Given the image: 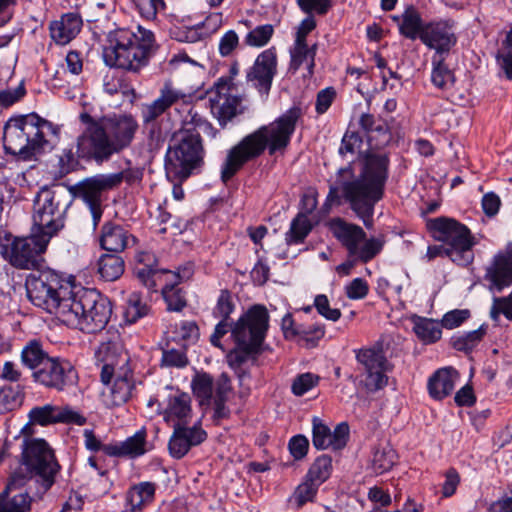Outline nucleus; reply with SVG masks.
I'll return each mask as SVG.
<instances>
[{
	"mask_svg": "<svg viewBox=\"0 0 512 512\" xmlns=\"http://www.w3.org/2000/svg\"><path fill=\"white\" fill-rule=\"evenodd\" d=\"M358 125L371 149L361 153L357 176L352 162L337 170L336 181L329 185L322 209L329 212L332 207L347 203L364 225L370 227L375 205L384 198L390 174V154L375 150L387 146L392 140V133L385 119L371 113H362Z\"/></svg>",
	"mask_w": 512,
	"mask_h": 512,
	"instance_id": "f257e3e1",
	"label": "nucleus"
},
{
	"mask_svg": "<svg viewBox=\"0 0 512 512\" xmlns=\"http://www.w3.org/2000/svg\"><path fill=\"white\" fill-rule=\"evenodd\" d=\"M79 121L85 128L76 138V151L65 148L59 156V173L62 176L83 169L81 161L97 166L109 162L132 145L139 128L131 114L95 118L83 111L79 114Z\"/></svg>",
	"mask_w": 512,
	"mask_h": 512,
	"instance_id": "f03ea898",
	"label": "nucleus"
},
{
	"mask_svg": "<svg viewBox=\"0 0 512 512\" xmlns=\"http://www.w3.org/2000/svg\"><path fill=\"white\" fill-rule=\"evenodd\" d=\"M302 116V109L293 106L269 125H263L244 136L231 147L221 166V181L227 184L247 163L258 159L266 149L270 156L284 154Z\"/></svg>",
	"mask_w": 512,
	"mask_h": 512,
	"instance_id": "7ed1b4c3",
	"label": "nucleus"
},
{
	"mask_svg": "<svg viewBox=\"0 0 512 512\" xmlns=\"http://www.w3.org/2000/svg\"><path fill=\"white\" fill-rule=\"evenodd\" d=\"M45 130L59 136L60 127L36 112L10 117L3 128V148L6 154L20 161H31L53 149Z\"/></svg>",
	"mask_w": 512,
	"mask_h": 512,
	"instance_id": "20e7f679",
	"label": "nucleus"
},
{
	"mask_svg": "<svg viewBox=\"0 0 512 512\" xmlns=\"http://www.w3.org/2000/svg\"><path fill=\"white\" fill-rule=\"evenodd\" d=\"M20 361L31 371L33 382L45 389L64 392L78 383V372L71 361L50 355L40 339H30L24 344Z\"/></svg>",
	"mask_w": 512,
	"mask_h": 512,
	"instance_id": "39448f33",
	"label": "nucleus"
},
{
	"mask_svg": "<svg viewBox=\"0 0 512 512\" xmlns=\"http://www.w3.org/2000/svg\"><path fill=\"white\" fill-rule=\"evenodd\" d=\"M107 43L103 50L106 64L134 73L146 67L158 49L153 32L140 26L137 33L124 28L109 32Z\"/></svg>",
	"mask_w": 512,
	"mask_h": 512,
	"instance_id": "423d86ee",
	"label": "nucleus"
},
{
	"mask_svg": "<svg viewBox=\"0 0 512 512\" xmlns=\"http://www.w3.org/2000/svg\"><path fill=\"white\" fill-rule=\"evenodd\" d=\"M426 226L435 240L447 244L428 246V260L448 257L458 265L467 266L472 263V248L476 245V240L466 225L454 218L440 216L428 219Z\"/></svg>",
	"mask_w": 512,
	"mask_h": 512,
	"instance_id": "0eeeda50",
	"label": "nucleus"
},
{
	"mask_svg": "<svg viewBox=\"0 0 512 512\" xmlns=\"http://www.w3.org/2000/svg\"><path fill=\"white\" fill-rule=\"evenodd\" d=\"M268 327V310L260 304L250 307L235 322L232 338L236 347L227 355L228 364L232 369H239L250 358L256 359L262 353Z\"/></svg>",
	"mask_w": 512,
	"mask_h": 512,
	"instance_id": "6e6552de",
	"label": "nucleus"
},
{
	"mask_svg": "<svg viewBox=\"0 0 512 512\" xmlns=\"http://www.w3.org/2000/svg\"><path fill=\"white\" fill-rule=\"evenodd\" d=\"M60 321L67 326L93 334L103 330L112 315L111 301L96 289L81 288L70 295Z\"/></svg>",
	"mask_w": 512,
	"mask_h": 512,
	"instance_id": "1a4fd4ad",
	"label": "nucleus"
},
{
	"mask_svg": "<svg viewBox=\"0 0 512 512\" xmlns=\"http://www.w3.org/2000/svg\"><path fill=\"white\" fill-rule=\"evenodd\" d=\"M203 140L194 129H179L171 137L165 155V172L171 182L182 183L204 165Z\"/></svg>",
	"mask_w": 512,
	"mask_h": 512,
	"instance_id": "9d476101",
	"label": "nucleus"
},
{
	"mask_svg": "<svg viewBox=\"0 0 512 512\" xmlns=\"http://www.w3.org/2000/svg\"><path fill=\"white\" fill-rule=\"evenodd\" d=\"M25 287L28 299L33 305L61 318L64 305H68L72 288L62 274L41 267L26 277Z\"/></svg>",
	"mask_w": 512,
	"mask_h": 512,
	"instance_id": "9b49d317",
	"label": "nucleus"
},
{
	"mask_svg": "<svg viewBox=\"0 0 512 512\" xmlns=\"http://www.w3.org/2000/svg\"><path fill=\"white\" fill-rule=\"evenodd\" d=\"M70 203L64 190H43L35 201L32 229L51 240L64 228Z\"/></svg>",
	"mask_w": 512,
	"mask_h": 512,
	"instance_id": "f8f14e48",
	"label": "nucleus"
},
{
	"mask_svg": "<svg viewBox=\"0 0 512 512\" xmlns=\"http://www.w3.org/2000/svg\"><path fill=\"white\" fill-rule=\"evenodd\" d=\"M334 237L347 250L348 257L359 259L366 264L374 259L383 249V237L366 238V232L359 225L348 223L342 218H336L331 223Z\"/></svg>",
	"mask_w": 512,
	"mask_h": 512,
	"instance_id": "ddd939ff",
	"label": "nucleus"
},
{
	"mask_svg": "<svg viewBox=\"0 0 512 512\" xmlns=\"http://www.w3.org/2000/svg\"><path fill=\"white\" fill-rule=\"evenodd\" d=\"M22 460L29 473L39 477L44 491H48L55 483V476L60 470V465L48 443L44 439L25 440Z\"/></svg>",
	"mask_w": 512,
	"mask_h": 512,
	"instance_id": "4468645a",
	"label": "nucleus"
},
{
	"mask_svg": "<svg viewBox=\"0 0 512 512\" xmlns=\"http://www.w3.org/2000/svg\"><path fill=\"white\" fill-rule=\"evenodd\" d=\"M50 239L32 229L29 237L14 238L9 245L2 246V255L18 269L35 270L45 262L44 253Z\"/></svg>",
	"mask_w": 512,
	"mask_h": 512,
	"instance_id": "2eb2a0df",
	"label": "nucleus"
},
{
	"mask_svg": "<svg viewBox=\"0 0 512 512\" xmlns=\"http://www.w3.org/2000/svg\"><path fill=\"white\" fill-rule=\"evenodd\" d=\"M209 103L212 115L222 129L226 128L236 116L243 113L242 98L234 82L218 79L209 92Z\"/></svg>",
	"mask_w": 512,
	"mask_h": 512,
	"instance_id": "dca6fc26",
	"label": "nucleus"
},
{
	"mask_svg": "<svg viewBox=\"0 0 512 512\" xmlns=\"http://www.w3.org/2000/svg\"><path fill=\"white\" fill-rule=\"evenodd\" d=\"M356 360L360 365V371L365 376L363 382L370 392H376L384 388L388 383L386 372L389 371L388 362L381 344L369 348L355 350Z\"/></svg>",
	"mask_w": 512,
	"mask_h": 512,
	"instance_id": "f3484780",
	"label": "nucleus"
},
{
	"mask_svg": "<svg viewBox=\"0 0 512 512\" xmlns=\"http://www.w3.org/2000/svg\"><path fill=\"white\" fill-rule=\"evenodd\" d=\"M456 22L453 19L432 20L426 23L421 42L435 51L433 56L448 57L457 45Z\"/></svg>",
	"mask_w": 512,
	"mask_h": 512,
	"instance_id": "a211bd4d",
	"label": "nucleus"
},
{
	"mask_svg": "<svg viewBox=\"0 0 512 512\" xmlns=\"http://www.w3.org/2000/svg\"><path fill=\"white\" fill-rule=\"evenodd\" d=\"M122 182V173L98 174L78 182L70 191L89 207L102 204V193L118 187Z\"/></svg>",
	"mask_w": 512,
	"mask_h": 512,
	"instance_id": "6ab92c4d",
	"label": "nucleus"
},
{
	"mask_svg": "<svg viewBox=\"0 0 512 512\" xmlns=\"http://www.w3.org/2000/svg\"><path fill=\"white\" fill-rule=\"evenodd\" d=\"M28 416L30 424L40 426H49L57 423L82 426L87 422L85 416L70 407H59L52 404L32 408Z\"/></svg>",
	"mask_w": 512,
	"mask_h": 512,
	"instance_id": "aec40b11",
	"label": "nucleus"
},
{
	"mask_svg": "<svg viewBox=\"0 0 512 512\" xmlns=\"http://www.w3.org/2000/svg\"><path fill=\"white\" fill-rule=\"evenodd\" d=\"M207 439V432L201 428V422L198 421L192 427H187L181 423L173 425V433L168 442V450L174 459H182L191 449L198 446Z\"/></svg>",
	"mask_w": 512,
	"mask_h": 512,
	"instance_id": "412c9836",
	"label": "nucleus"
},
{
	"mask_svg": "<svg viewBox=\"0 0 512 512\" xmlns=\"http://www.w3.org/2000/svg\"><path fill=\"white\" fill-rule=\"evenodd\" d=\"M137 239L124 226L114 221H106L100 228L98 243L105 252L122 254Z\"/></svg>",
	"mask_w": 512,
	"mask_h": 512,
	"instance_id": "4be33fe9",
	"label": "nucleus"
},
{
	"mask_svg": "<svg viewBox=\"0 0 512 512\" xmlns=\"http://www.w3.org/2000/svg\"><path fill=\"white\" fill-rule=\"evenodd\" d=\"M277 72V55L274 47L261 52L247 73L248 81H256L260 91L268 92Z\"/></svg>",
	"mask_w": 512,
	"mask_h": 512,
	"instance_id": "5701e85b",
	"label": "nucleus"
},
{
	"mask_svg": "<svg viewBox=\"0 0 512 512\" xmlns=\"http://www.w3.org/2000/svg\"><path fill=\"white\" fill-rule=\"evenodd\" d=\"M184 94L173 88L170 82H166L160 89V95L151 103L143 104L141 108V118L143 124L154 123L167 113V111L176 104Z\"/></svg>",
	"mask_w": 512,
	"mask_h": 512,
	"instance_id": "b1692460",
	"label": "nucleus"
},
{
	"mask_svg": "<svg viewBox=\"0 0 512 512\" xmlns=\"http://www.w3.org/2000/svg\"><path fill=\"white\" fill-rule=\"evenodd\" d=\"M83 21L76 12L63 14L60 20L52 21L49 25L50 36L58 45H66L80 32Z\"/></svg>",
	"mask_w": 512,
	"mask_h": 512,
	"instance_id": "393cba45",
	"label": "nucleus"
},
{
	"mask_svg": "<svg viewBox=\"0 0 512 512\" xmlns=\"http://www.w3.org/2000/svg\"><path fill=\"white\" fill-rule=\"evenodd\" d=\"M146 437V429L142 428L126 440L113 443L112 446L106 447V455L110 457H128L132 459L142 456L146 452Z\"/></svg>",
	"mask_w": 512,
	"mask_h": 512,
	"instance_id": "a878e982",
	"label": "nucleus"
},
{
	"mask_svg": "<svg viewBox=\"0 0 512 512\" xmlns=\"http://www.w3.org/2000/svg\"><path fill=\"white\" fill-rule=\"evenodd\" d=\"M231 391V378L228 373L223 372L216 379V392L211 402L213 404L212 420L216 425H219L222 420L230 418L231 411L226 403Z\"/></svg>",
	"mask_w": 512,
	"mask_h": 512,
	"instance_id": "bb28decb",
	"label": "nucleus"
},
{
	"mask_svg": "<svg viewBox=\"0 0 512 512\" xmlns=\"http://www.w3.org/2000/svg\"><path fill=\"white\" fill-rule=\"evenodd\" d=\"M191 414V397L188 393L177 390L176 394L169 396L167 406L163 412L165 422L177 420L176 423L187 426Z\"/></svg>",
	"mask_w": 512,
	"mask_h": 512,
	"instance_id": "cd10ccee",
	"label": "nucleus"
},
{
	"mask_svg": "<svg viewBox=\"0 0 512 512\" xmlns=\"http://www.w3.org/2000/svg\"><path fill=\"white\" fill-rule=\"evenodd\" d=\"M393 20L398 23L402 36L410 40H421L427 22H423L421 14L413 5L407 6L400 16H393Z\"/></svg>",
	"mask_w": 512,
	"mask_h": 512,
	"instance_id": "c85d7f7f",
	"label": "nucleus"
},
{
	"mask_svg": "<svg viewBox=\"0 0 512 512\" xmlns=\"http://www.w3.org/2000/svg\"><path fill=\"white\" fill-rule=\"evenodd\" d=\"M487 278L498 291L512 283V250L494 258L493 265L487 270Z\"/></svg>",
	"mask_w": 512,
	"mask_h": 512,
	"instance_id": "c756f323",
	"label": "nucleus"
},
{
	"mask_svg": "<svg viewBox=\"0 0 512 512\" xmlns=\"http://www.w3.org/2000/svg\"><path fill=\"white\" fill-rule=\"evenodd\" d=\"M125 272V260L120 253L105 252L97 260V273L107 282L118 280Z\"/></svg>",
	"mask_w": 512,
	"mask_h": 512,
	"instance_id": "7c9ffc66",
	"label": "nucleus"
},
{
	"mask_svg": "<svg viewBox=\"0 0 512 512\" xmlns=\"http://www.w3.org/2000/svg\"><path fill=\"white\" fill-rule=\"evenodd\" d=\"M457 372L451 368H442L437 370L428 381V391L430 396L436 400H442L450 395L454 389V377Z\"/></svg>",
	"mask_w": 512,
	"mask_h": 512,
	"instance_id": "2f4dec72",
	"label": "nucleus"
},
{
	"mask_svg": "<svg viewBox=\"0 0 512 512\" xmlns=\"http://www.w3.org/2000/svg\"><path fill=\"white\" fill-rule=\"evenodd\" d=\"M151 312L152 307L149 304V300L141 292L134 291L128 295L123 312V317L127 324H134L150 315Z\"/></svg>",
	"mask_w": 512,
	"mask_h": 512,
	"instance_id": "473e14b6",
	"label": "nucleus"
},
{
	"mask_svg": "<svg viewBox=\"0 0 512 512\" xmlns=\"http://www.w3.org/2000/svg\"><path fill=\"white\" fill-rule=\"evenodd\" d=\"M127 363L128 360H126L125 364ZM134 389L135 382L133 372L129 367L123 365L116 374L114 384L111 388L114 403L117 405L126 403L132 397Z\"/></svg>",
	"mask_w": 512,
	"mask_h": 512,
	"instance_id": "72a5a7b5",
	"label": "nucleus"
},
{
	"mask_svg": "<svg viewBox=\"0 0 512 512\" xmlns=\"http://www.w3.org/2000/svg\"><path fill=\"white\" fill-rule=\"evenodd\" d=\"M214 388L216 389V381L212 375L207 372L195 373L191 381V389L200 406L211 405Z\"/></svg>",
	"mask_w": 512,
	"mask_h": 512,
	"instance_id": "f704fd0d",
	"label": "nucleus"
},
{
	"mask_svg": "<svg viewBox=\"0 0 512 512\" xmlns=\"http://www.w3.org/2000/svg\"><path fill=\"white\" fill-rule=\"evenodd\" d=\"M413 331L424 344H433L441 339V323L425 317L416 316L413 319Z\"/></svg>",
	"mask_w": 512,
	"mask_h": 512,
	"instance_id": "c9c22d12",
	"label": "nucleus"
},
{
	"mask_svg": "<svg viewBox=\"0 0 512 512\" xmlns=\"http://www.w3.org/2000/svg\"><path fill=\"white\" fill-rule=\"evenodd\" d=\"M447 57L432 56L431 82L441 90L448 89L455 83V74L446 63Z\"/></svg>",
	"mask_w": 512,
	"mask_h": 512,
	"instance_id": "e433bc0d",
	"label": "nucleus"
},
{
	"mask_svg": "<svg viewBox=\"0 0 512 512\" xmlns=\"http://www.w3.org/2000/svg\"><path fill=\"white\" fill-rule=\"evenodd\" d=\"M486 332L487 326L483 324L476 330L452 336L450 339V345L457 351L464 352L466 354L471 353L483 340Z\"/></svg>",
	"mask_w": 512,
	"mask_h": 512,
	"instance_id": "4c0bfd02",
	"label": "nucleus"
},
{
	"mask_svg": "<svg viewBox=\"0 0 512 512\" xmlns=\"http://www.w3.org/2000/svg\"><path fill=\"white\" fill-rule=\"evenodd\" d=\"M397 453L389 445H379L374 448L371 467L376 475L384 474L396 463Z\"/></svg>",
	"mask_w": 512,
	"mask_h": 512,
	"instance_id": "58836bf2",
	"label": "nucleus"
},
{
	"mask_svg": "<svg viewBox=\"0 0 512 512\" xmlns=\"http://www.w3.org/2000/svg\"><path fill=\"white\" fill-rule=\"evenodd\" d=\"M312 230V224L306 214H297L291 221L290 228L285 234L288 245H296L304 242Z\"/></svg>",
	"mask_w": 512,
	"mask_h": 512,
	"instance_id": "ea45409f",
	"label": "nucleus"
},
{
	"mask_svg": "<svg viewBox=\"0 0 512 512\" xmlns=\"http://www.w3.org/2000/svg\"><path fill=\"white\" fill-rule=\"evenodd\" d=\"M32 497L29 493H19L9 497L7 491L0 493V512H30Z\"/></svg>",
	"mask_w": 512,
	"mask_h": 512,
	"instance_id": "a19ab883",
	"label": "nucleus"
},
{
	"mask_svg": "<svg viewBox=\"0 0 512 512\" xmlns=\"http://www.w3.org/2000/svg\"><path fill=\"white\" fill-rule=\"evenodd\" d=\"M332 469L331 456L322 454L311 464L305 477L308 478V481H313L318 485H321L329 479Z\"/></svg>",
	"mask_w": 512,
	"mask_h": 512,
	"instance_id": "79ce46f5",
	"label": "nucleus"
},
{
	"mask_svg": "<svg viewBox=\"0 0 512 512\" xmlns=\"http://www.w3.org/2000/svg\"><path fill=\"white\" fill-rule=\"evenodd\" d=\"M162 295L169 311L180 312L187 305L185 292L178 284L165 285L162 288Z\"/></svg>",
	"mask_w": 512,
	"mask_h": 512,
	"instance_id": "37998d69",
	"label": "nucleus"
},
{
	"mask_svg": "<svg viewBox=\"0 0 512 512\" xmlns=\"http://www.w3.org/2000/svg\"><path fill=\"white\" fill-rule=\"evenodd\" d=\"M312 443L317 450L332 447L331 430L318 417L312 420Z\"/></svg>",
	"mask_w": 512,
	"mask_h": 512,
	"instance_id": "c03bdc74",
	"label": "nucleus"
},
{
	"mask_svg": "<svg viewBox=\"0 0 512 512\" xmlns=\"http://www.w3.org/2000/svg\"><path fill=\"white\" fill-rule=\"evenodd\" d=\"M23 395L20 387L10 385L3 386L0 389V414L9 412L21 405Z\"/></svg>",
	"mask_w": 512,
	"mask_h": 512,
	"instance_id": "a18cd8bd",
	"label": "nucleus"
},
{
	"mask_svg": "<svg viewBox=\"0 0 512 512\" xmlns=\"http://www.w3.org/2000/svg\"><path fill=\"white\" fill-rule=\"evenodd\" d=\"M319 487L320 485L313 481H308V478L305 477L304 481L297 486L292 496L297 508L303 507L308 502H313Z\"/></svg>",
	"mask_w": 512,
	"mask_h": 512,
	"instance_id": "49530a36",
	"label": "nucleus"
},
{
	"mask_svg": "<svg viewBox=\"0 0 512 512\" xmlns=\"http://www.w3.org/2000/svg\"><path fill=\"white\" fill-rule=\"evenodd\" d=\"M273 33L274 27L271 24L257 26L246 35L245 43L252 47H262L270 41Z\"/></svg>",
	"mask_w": 512,
	"mask_h": 512,
	"instance_id": "de8ad7c7",
	"label": "nucleus"
},
{
	"mask_svg": "<svg viewBox=\"0 0 512 512\" xmlns=\"http://www.w3.org/2000/svg\"><path fill=\"white\" fill-rule=\"evenodd\" d=\"M234 309L235 304L233 302L231 291L228 289H222L217 299L216 306L213 309V315L216 318L229 320Z\"/></svg>",
	"mask_w": 512,
	"mask_h": 512,
	"instance_id": "09e8293b",
	"label": "nucleus"
},
{
	"mask_svg": "<svg viewBox=\"0 0 512 512\" xmlns=\"http://www.w3.org/2000/svg\"><path fill=\"white\" fill-rule=\"evenodd\" d=\"M140 15L148 20L156 17L157 13L164 10V0H132Z\"/></svg>",
	"mask_w": 512,
	"mask_h": 512,
	"instance_id": "8fccbe9b",
	"label": "nucleus"
},
{
	"mask_svg": "<svg viewBox=\"0 0 512 512\" xmlns=\"http://www.w3.org/2000/svg\"><path fill=\"white\" fill-rule=\"evenodd\" d=\"M362 143L363 139L359 132L347 130L342 137L338 152L342 157L347 154L353 155L361 147Z\"/></svg>",
	"mask_w": 512,
	"mask_h": 512,
	"instance_id": "3c124183",
	"label": "nucleus"
},
{
	"mask_svg": "<svg viewBox=\"0 0 512 512\" xmlns=\"http://www.w3.org/2000/svg\"><path fill=\"white\" fill-rule=\"evenodd\" d=\"M314 307L317 312L329 321L336 322L341 318V311L338 308H331L329 299L325 294H319L314 299Z\"/></svg>",
	"mask_w": 512,
	"mask_h": 512,
	"instance_id": "603ef678",
	"label": "nucleus"
},
{
	"mask_svg": "<svg viewBox=\"0 0 512 512\" xmlns=\"http://www.w3.org/2000/svg\"><path fill=\"white\" fill-rule=\"evenodd\" d=\"M319 380L320 378L317 375L309 372L303 373L294 379L291 387L292 392L296 396H302L310 389L315 387Z\"/></svg>",
	"mask_w": 512,
	"mask_h": 512,
	"instance_id": "864d4df0",
	"label": "nucleus"
},
{
	"mask_svg": "<svg viewBox=\"0 0 512 512\" xmlns=\"http://www.w3.org/2000/svg\"><path fill=\"white\" fill-rule=\"evenodd\" d=\"M307 43H299L294 41L293 47L290 49L289 70L295 73L299 70L304 61L309 59Z\"/></svg>",
	"mask_w": 512,
	"mask_h": 512,
	"instance_id": "5fc2aeb1",
	"label": "nucleus"
},
{
	"mask_svg": "<svg viewBox=\"0 0 512 512\" xmlns=\"http://www.w3.org/2000/svg\"><path fill=\"white\" fill-rule=\"evenodd\" d=\"M288 449L294 460H302L308 453L309 440L302 434L295 435L289 440Z\"/></svg>",
	"mask_w": 512,
	"mask_h": 512,
	"instance_id": "6e6d98bb",
	"label": "nucleus"
},
{
	"mask_svg": "<svg viewBox=\"0 0 512 512\" xmlns=\"http://www.w3.org/2000/svg\"><path fill=\"white\" fill-rule=\"evenodd\" d=\"M471 313L468 309H454L444 314L441 325L446 329H454L464 323Z\"/></svg>",
	"mask_w": 512,
	"mask_h": 512,
	"instance_id": "4d7b16f0",
	"label": "nucleus"
},
{
	"mask_svg": "<svg viewBox=\"0 0 512 512\" xmlns=\"http://www.w3.org/2000/svg\"><path fill=\"white\" fill-rule=\"evenodd\" d=\"M336 96V90L332 86L320 90L316 95L315 110L317 114H324L330 108Z\"/></svg>",
	"mask_w": 512,
	"mask_h": 512,
	"instance_id": "13d9d810",
	"label": "nucleus"
},
{
	"mask_svg": "<svg viewBox=\"0 0 512 512\" xmlns=\"http://www.w3.org/2000/svg\"><path fill=\"white\" fill-rule=\"evenodd\" d=\"M297 4L304 13L315 11L319 15H326L332 7V0H297Z\"/></svg>",
	"mask_w": 512,
	"mask_h": 512,
	"instance_id": "bf43d9fd",
	"label": "nucleus"
},
{
	"mask_svg": "<svg viewBox=\"0 0 512 512\" xmlns=\"http://www.w3.org/2000/svg\"><path fill=\"white\" fill-rule=\"evenodd\" d=\"M368 293L369 285L363 278L353 279L345 288V294L351 300L364 299Z\"/></svg>",
	"mask_w": 512,
	"mask_h": 512,
	"instance_id": "052dcab7",
	"label": "nucleus"
},
{
	"mask_svg": "<svg viewBox=\"0 0 512 512\" xmlns=\"http://www.w3.org/2000/svg\"><path fill=\"white\" fill-rule=\"evenodd\" d=\"M199 27L200 25L196 27H176L170 30V35L178 42L195 43L201 39V35L198 33Z\"/></svg>",
	"mask_w": 512,
	"mask_h": 512,
	"instance_id": "680f3d73",
	"label": "nucleus"
},
{
	"mask_svg": "<svg viewBox=\"0 0 512 512\" xmlns=\"http://www.w3.org/2000/svg\"><path fill=\"white\" fill-rule=\"evenodd\" d=\"M26 94L24 84L21 83L15 89H5L0 91V107L8 108L18 102Z\"/></svg>",
	"mask_w": 512,
	"mask_h": 512,
	"instance_id": "e2e57ef3",
	"label": "nucleus"
},
{
	"mask_svg": "<svg viewBox=\"0 0 512 512\" xmlns=\"http://www.w3.org/2000/svg\"><path fill=\"white\" fill-rule=\"evenodd\" d=\"M325 335V326L321 324L311 325L305 328H300L298 337L316 346L317 342Z\"/></svg>",
	"mask_w": 512,
	"mask_h": 512,
	"instance_id": "0e129e2a",
	"label": "nucleus"
},
{
	"mask_svg": "<svg viewBox=\"0 0 512 512\" xmlns=\"http://www.w3.org/2000/svg\"><path fill=\"white\" fill-rule=\"evenodd\" d=\"M162 363L169 367L182 368L188 364V358L183 351L176 349L164 350Z\"/></svg>",
	"mask_w": 512,
	"mask_h": 512,
	"instance_id": "69168bd1",
	"label": "nucleus"
},
{
	"mask_svg": "<svg viewBox=\"0 0 512 512\" xmlns=\"http://www.w3.org/2000/svg\"><path fill=\"white\" fill-rule=\"evenodd\" d=\"M239 38L234 30L227 31L220 39L219 53L221 56H229L238 46Z\"/></svg>",
	"mask_w": 512,
	"mask_h": 512,
	"instance_id": "338daca9",
	"label": "nucleus"
},
{
	"mask_svg": "<svg viewBox=\"0 0 512 512\" xmlns=\"http://www.w3.org/2000/svg\"><path fill=\"white\" fill-rule=\"evenodd\" d=\"M500 314H503L508 320L512 321V305L508 302H503L502 297H494L490 317L492 320L497 321Z\"/></svg>",
	"mask_w": 512,
	"mask_h": 512,
	"instance_id": "774afa93",
	"label": "nucleus"
}]
</instances>
